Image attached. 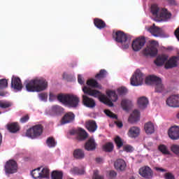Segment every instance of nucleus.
<instances>
[{
    "label": "nucleus",
    "instance_id": "obj_3",
    "mask_svg": "<svg viewBox=\"0 0 179 179\" xmlns=\"http://www.w3.org/2000/svg\"><path fill=\"white\" fill-rule=\"evenodd\" d=\"M57 100L69 108H76L79 106L80 99L76 95L60 94L57 96Z\"/></svg>",
    "mask_w": 179,
    "mask_h": 179
},
{
    "label": "nucleus",
    "instance_id": "obj_25",
    "mask_svg": "<svg viewBox=\"0 0 179 179\" xmlns=\"http://www.w3.org/2000/svg\"><path fill=\"white\" fill-rule=\"evenodd\" d=\"M144 129L147 135H152V134H155V124L152 122H148L144 124Z\"/></svg>",
    "mask_w": 179,
    "mask_h": 179
},
{
    "label": "nucleus",
    "instance_id": "obj_34",
    "mask_svg": "<svg viewBox=\"0 0 179 179\" xmlns=\"http://www.w3.org/2000/svg\"><path fill=\"white\" fill-rule=\"evenodd\" d=\"M121 106L123 110L128 111L132 107V101L129 99H123L121 102Z\"/></svg>",
    "mask_w": 179,
    "mask_h": 179
},
{
    "label": "nucleus",
    "instance_id": "obj_53",
    "mask_svg": "<svg viewBox=\"0 0 179 179\" xmlns=\"http://www.w3.org/2000/svg\"><path fill=\"white\" fill-rule=\"evenodd\" d=\"M164 178L165 179H176V177H174V175L171 173H166L164 174Z\"/></svg>",
    "mask_w": 179,
    "mask_h": 179
},
{
    "label": "nucleus",
    "instance_id": "obj_62",
    "mask_svg": "<svg viewBox=\"0 0 179 179\" xmlns=\"http://www.w3.org/2000/svg\"><path fill=\"white\" fill-rule=\"evenodd\" d=\"M49 96H50V100H52L55 99V95H54L52 93H50Z\"/></svg>",
    "mask_w": 179,
    "mask_h": 179
},
{
    "label": "nucleus",
    "instance_id": "obj_11",
    "mask_svg": "<svg viewBox=\"0 0 179 179\" xmlns=\"http://www.w3.org/2000/svg\"><path fill=\"white\" fill-rule=\"evenodd\" d=\"M145 44H146V39L145 38L144 36H141L133 41L131 47L134 51L138 52L142 50Z\"/></svg>",
    "mask_w": 179,
    "mask_h": 179
},
{
    "label": "nucleus",
    "instance_id": "obj_14",
    "mask_svg": "<svg viewBox=\"0 0 179 179\" xmlns=\"http://www.w3.org/2000/svg\"><path fill=\"white\" fill-rule=\"evenodd\" d=\"M139 174L143 178L152 179L153 178V171L149 166H143L139 169Z\"/></svg>",
    "mask_w": 179,
    "mask_h": 179
},
{
    "label": "nucleus",
    "instance_id": "obj_44",
    "mask_svg": "<svg viewBox=\"0 0 179 179\" xmlns=\"http://www.w3.org/2000/svg\"><path fill=\"white\" fill-rule=\"evenodd\" d=\"M115 143H116L117 149H120L122 148V146H124V142H122V139H121L118 136L115 138Z\"/></svg>",
    "mask_w": 179,
    "mask_h": 179
},
{
    "label": "nucleus",
    "instance_id": "obj_19",
    "mask_svg": "<svg viewBox=\"0 0 179 179\" xmlns=\"http://www.w3.org/2000/svg\"><path fill=\"white\" fill-rule=\"evenodd\" d=\"M83 103L88 108H94V107H96V101L94 99L87 95H83Z\"/></svg>",
    "mask_w": 179,
    "mask_h": 179
},
{
    "label": "nucleus",
    "instance_id": "obj_46",
    "mask_svg": "<svg viewBox=\"0 0 179 179\" xmlns=\"http://www.w3.org/2000/svg\"><path fill=\"white\" fill-rule=\"evenodd\" d=\"M104 113L108 117H110V118H113V120H117L118 118V116H117V115L114 114L110 110H105Z\"/></svg>",
    "mask_w": 179,
    "mask_h": 179
},
{
    "label": "nucleus",
    "instance_id": "obj_6",
    "mask_svg": "<svg viewBox=\"0 0 179 179\" xmlns=\"http://www.w3.org/2000/svg\"><path fill=\"white\" fill-rule=\"evenodd\" d=\"M43 125L36 124L27 130L26 136L31 138V139H36L43 135Z\"/></svg>",
    "mask_w": 179,
    "mask_h": 179
},
{
    "label": "nucleus",
    "instance_id": "obj_39",
    "mask_svg": "<svg viewBox=\"0 0 179 179\" xmlns=\"http://www.w3.org/2000/svg\"><path fill=\"white\" fill-rule=\"evenodd\" d=\"M158 150L162 155H170V150H169V148L166 145H164L163 144L159 145L158 147Z\"/></svg>",
    "mask_w": 179,
    "mask_h": 179
},
{
    "label": "nucleus",
    "instance_id": "obj_22",
    "mask_svg": "<svg viewBox=\"0 0 179 179\" xmlns=\"http://www.w3.org/2000/svg\"><path fill=\"white\" fill-rule=\"evenodd\" d=\"M141 134V129L136 127H132L129 129L127 133L128 136L131 138H138Z\"/></svg>",
    "mask_w": 179,
    "mask_h": 179
},
{
    "label": "nucleus",
    "instance_id": "obj_59",
    "mask_svg": "<svg viewBox=\"0 0 179 179\" xmlns=\"http://www.w3.org/2000/svg\"><path fill=\"white\" fill-rule=\"evenodd\" d=\"M165 1H166V2H169L170 5H174V3H176V1L174 0H165Z\"/></svg>",
    "mask_w": 179,
    "mask_h": 179
},
{
    "label": "nucleus",
    "instance_id": "obj_18",
    "mask_svg": "<svg viewBox=\"0 0 179 179\" xmlns=\"http://www.w3.org/2000/svg\"><path fill=\"white\" fill-rule=\"evenodd\" d=\"M75 120V114L72 112H68L65 113L61 120L62 125H65V124H71Z\"/></svg>",
    "mask_w": 179,
    "mask_h": 179
},
{
    "label": "nucleus",
    "instance_id": "obj_36",
    "mask_svg": "<svg viewBox=\"0 0 179 179\" xmlns=\"http://www.w3.org/2000/svg\"><path fill=\"white\" fill-rule=\"evenodd\" d=\"M103 152H106L108 153H110L114 150V144L111 142L106 143L105 145H103Z\"/></svg>",
    "mask_w": 179,
    "mask_h": 179
},
{
    "label": "nucleus",
    "instance_id": "obj_38",
    "mask_svg": "<svg viewBox=\"0 0 179 179\" xmlns=\"http://www.w3.org/2000/svg\"><path fill=\"white\" fill-rule=\"evenodd\" d=\"M51 177L52 179H62L64 178V173L59 171H53Z\"/></svg>",
    "mask_w": 179,
    "mask_h": 179
},
{
    "label": "nucleus",
    "instance_id": "obj_35",
    "mask_svg": "<svg viewBox=\"0 0 179 179\" xmlns=\"http://www.w3.org/2000/svg\"><path fill=\"white\" fill-rule=\"evenodd\" d=\"M51 113L55 115H60L62 113H64V108L58 105H55L51 108Z\"/></svg>",
    "mask_w": 179,
    "mask_h": 179
},
{
    "label": "nucleus",
    "instance_id": "obj_56",
    "mask_svg": "<svg viewBox=\"0 0 179 179\" xmlns=\"http://www.w3.org/2000/svg\"><path fill=\"white\" fill-rule=\"evenodd\" d=\"M156 171H161L162 173H166L167 170L164 169L163 168H159V167H155V168Z\"/></svg>",
    "mask_w": 179,
    "mask_h": 179
},
{
    "label": "nucleus",
    "instance_id": "obj_51",
    "mask_svg": "<svg viewBox=\"0 0 179 179\" xmlns=\"http://www.w3.org/2000/svg\"><path fill=\"white\" fill-rule=\"evenodd\" d=\"M38 96L42 101H47V98L48 97V95L47 94V93H41L38 94Z\"/></svg>",
    "mask_w": 179,
    "mask_h": 179
},
{
    "label": "nucleus",
    "instance_id": "obj_47",
    "mask_svg": "<svg viewBox=\"0 0 179 179\" xmlns=\"http://www.w3.org/2000/svg\"><path fill=\"white\" fill-rule=\"evenodd\" d=\"M117 93L120 96H123L124 94H127V93H128V90L125 87H121L117 89Z\"/></svg>",
    "mask_w": 179,
    "mask_h": 179
},
{
    "label": "nucleus",
    "instance_id": "obj_10",
    "mask_svg": "<svg viewBox=\"0 0 179 179\" xmlns=\"http://www.w3.org/2000/svg\"><path fill=\"white\" fill-rule=\"evenodd\" d=\"M5 171L6 174H15L17 173V163L13 159H10L6 163Z\"/></svg>",
    "mask_w": 179,
    "mask_h": 179
},
{
    "label": "nucleus",
    "instance_id": "obj_54",
    "mask_svg": "<svg viewBox=\"0 0 179 179\" xmlns=\"http://www.w3.org/2000/svg\"><path fill=\"white\" fill-rule=\"evenodd\" d=\"M117 177V172L115 171H110L109 172V178L114 179Z\"/></svg>",
    "mask_w": 179,
    "mask_h": 179
},
{
    "label": "nucleus",
    "instance_id": "obj_33",
    "mask_svg": "<svg viewBox=\"0 0 179 179\" xmlns=\"http://www.w3.org/2000/svg\"><path fill=\"white\" fill-rule=\"evenodd\" d=\"M94 24L96 27H97V29H99L100 30H101V29H104V27L106 26V22L100 18H95L94 20Z\"/></svg>",
    "mask_w": 179,
    "mask_h": 179
},
{
    "label": "nucleus",
    "instance_id": "obj_24",
    "mask_svg": "<svg viewBox=\"0 0 179 179\" xmlns=\"http://www.w3.org/2000/svg\"><path fill=\"white\" fill-rule=\"evenodd\" d=\"M155 93H163L164 92V85L162 81V78L158 79V80L154 84Z\"/></svg>",
    "mask_w": 179,
    "mask_h": 179
},
{
    "label": "nucleus",
    "instance_id": "obj_21",
    "mask_svg": "<svg viewBox=\"0 0 179 179\" xmlns=\"http://www.w3.org/2000/svg\"><path fill=\"white\" fill-rule=\"evenodd\" d=\"M114 166L117 171H124L127 169V163L122 159H117L114 163Z\"/></svg>",
    "mask_w": 179,
    "mask_h": 179
},
{
    "label": "nucleus",
    "instance_id": "obj_63",
    "mask_svg": "<svg viewBox=\"0 0 179 179\" xmlns=\"http://www.w3.org/2000/svg\"><path fill=\"white\" fill-rule=\"evenodd\" d=\"M0 96H1L2 97L6 96V92H0Z\"/></svg>",
    "mask_w": 179,
    "mask_h": 179
},
{
    "label": "nucleus",
    "instance_id": "obj_55",
    "mask_svg": "<svg viewBox=\"0 0 179 179\" xmlns=\"http://www.w3.org/2000/svg\"><path fill=\"white\" fill-rule=\"evenodd\" d=\"M78 82L80 85H83L85 83V81L82 79V76H80V74L78 76Z\"/></svg>",
    "mask_w": 179,
    "mask_h": 179
},
{
    "label": "nucleus",
    "instance_id": "obj_41",
    "mask_svg": "<svg viewBox=\"0 0 179 179\" xmlns=\"http://www.w3.org/2000/svg\"><path fill=\"white\" fill-rule=\"evenodd\" d=\"M71 173L73 174H78L79 176H82L83 174H85V169H79L78 167H74L71 170Z\"/></svg>",
    "mask_w": 179,
    "mask_h": 179
},
{
    "label": "nucleus",
    "instance_id": "obj_5",
    "mask_svg": "<svg viewBox=\"0 0 179 179\" xmlns=\"http://www.w3.org/2000/svg\"><path fill=\"white\" fill-rule=\"evenodd\" d=\"M151 13L157 19H164V20H168L171 17V13L167 11L166 8H160L156 4L151 6Z\"/></svg>",
    "mask_w": 179,
    "mask_h": 179
},
{
    "label": "nucleus",
    "instance_id": "obj_40",
    "mask_svg": "<svg viewBox=\"0 0 179 179\" xmlns=\"http://www.w3.org/2000/svg\"><path fill=\"white\" fill-rule=\"evenodd\" d=\"M12 106V102L9 101H0V108H9Z\"/></svg>",
    "mask_w": 179,
    "mask_h": 179
},
{
    "label": "nucleus",
    "instance_id": "obj_29",
    "mask_svg": "<svg viewBox=\"0 0 179 179\" xmlns=\"http://www.w3.org/2000/svg\"><path fill=\"white\" fill-rule=\"evenodd\" d=\"M148 31H149L155 37H159L160 36V28L156 27V24H155L148 29Z\"/></svg>",
    "mask_w": 179,
    "mask_h": 179
},
{
    "label": "nucleus",
    "instance_id": "obj_60",
    "mask_svg": "<svg viewBox=\"0 0 179 179\" xmlns=\"http://www.w3.org/2000/svg\"><path fill=\"white\" fill-rule=\"evenodd\" d=\"M116 124H117V127H118V128H122L123 127L122 122H116Z\"/></svg>",
    "mask_w": 179,
    "mask_h": 179
},
{
    "label": "nucleus",
    "instance_id": "obj_50",
    "mask_svg": "<svg viewBox=\"0 0 179 179\" xmlns=\"http://www.w3.org/2000/svg\"><path fill=\"white\" fill-rule=\"evenodd\" d=\"M123 150L124 152H127V153H131V152H134V147L127 145L123 147Z\"/></svg>",
    "mask_w": 179,
    "mask_h": 179
},
{
    "label": "nucleus",
    "instance_id": "obj_8",
    "mask_svg": "<svg viewBox=\"0 0 179 179\" xmlns=\"http://www.w3.org/2000/svg\"><path fill=\"white\" fill-rule=\"evenodd\" d=\"M143 79H145V76L141 70L137 69L131 76L130 83L131 86H141L143 83Z\"/></svg>",
    "mask_w": 179,
    "mask_h": 179
},
{
    "label": "nucleus",
    "instance_id": "obj_61",
    "mask_svg": "<svg viewBox=\"0 0 179 179\" xmlns=\"http://www.w3.org/2000/svg\"><path fill=\"white\" fill-rule=\"evenodd\" d=\"M96 163H101V162H103V158L97 157V158H96Z\"/></svg>",
    "mask_w": 179,
    "mask_h": 179
},
{
    "label": "nucleus",
    "instance_id": "obj_45",
    "mask_svg": "<svg viewBox=\"0 0 179 179\" xmlns=\"http://www.w3.org/2000/svg\"><path fill=\"white\" fill-rule=\"evenodd\" d=\"M171 150L174 155H176V156H179V145L177 144H173L171 146Z\"/></svg>",
    "mask_w": 179,
    "mask_h": 179
},
{
    "label": "nucleus",
    "instance_id": "obj_23",
    "mask_svg": "<svg viewBox=\"0 0 179 179\" xmlns=\"http://www.w3.org/2000/svg\"><path fill=\"white\" fill-rule=\"evenodd\" d=\"M7 129L11 134H16V132L20 131V127L19 126V123L13 122L7 124Z\"/></svg>",
    "mask_w": 179,
    "mask_h": 179
},
{
    "label": "nucleus",
    "instance_id": "obj_12",
    "mask_svg": "<svg viewBox=\"0 0 179 179\" xmlns=\"http://www.w3.org/2000/svg\"><path fill=\"white\" fill-rule=\"evenodd\" d=\"M178 56H173L170 57L165 63V69H173V68H177V66H178Z\"/></svg>",
    "mask_w": 179,
    "mask_h": 179
},
{
    "label": "nucleus",
    "instance_id": "obj_57",
    "mask_svg": "<svg viewBox=\"0 0 179 179\" xmlns=\"http://www.w3.org/2000/svg\"><path fill=\"white\" fill-rule=\"evenodd\" d=\"M174 34H175L176 38L178 39V41H179V27H178V28L176 29V31H175V32H174Z\"/></svg>",
    "mask_w": 179,
    "mask_h": 179
},
{
    "label": "nucleus",
    "instance_id": "obj_30",
    "mask_svg": "<svg viewBox=\"0 0 179 179\" xmlns=\"http://www.w3.org/2000/svg\"><path fill=\"white\" fill-rule=\"evenodd\" d=\"M160 78L156 76H148L145 78V85H154L159 80Z\"/></svg>",
    "mask_w": 179,
    "mask_h": 179
},
{
    "label": "nucleus",
    "instance_id": "obj_32",
    "mask_svg": "<svg viewBox=\"0 0 179 179\" xmlns=\"http://www.w3.org/2000/svg\"><path fill=\"white\" fill-rule=\"evenodd\" d=\"M89 137L87 132L82 128L78 129V141H85Z\"/></svg>",
    "mask_w": 179,
    "mask_h": 179
},
{
    "label": "nucleus",
    "instance_id": "obj_7",
    "mask_svg": "<svg viewBox=\"0 0 179 179\" xmlns=\"http://www.w3.org/2000/svg\"><path fill=\"white\" fill-rule=\"evenodd\" d=\"M31 176L35 179L48 178V177H50V169L48 168H43L41 170V168L38 167L31 172Z\"/></svg>",
    "mask_w": 179,
    "mask_h": 179
},
{
    "label": "nucleus",
    "instance_id": "obj_58",
    "mask_svg": "<svg viewBox=\"0 0 179 179\" xmlns=\"http://www.w3.org/2000/svg\"><path fill=\"white\" fill-rule=\"evenodd\" d=\"M78 132H79V129H73V130H71L70 134L71 135H76V134H77V135H78Z\"/></svg>",
    "mask_w": 179,
    "mask_h": 179
},
{
    "label": "nucleus",
    "instance_id": "obj_20",
    "mask_svg": "<svg viewBox=\"0 0 179 179\" xmlns=\"http://www.w3.org/2000/svg\"><path fill=\"white\" fill-rule=\"evenodd\" d=\"M169 59V56L166 54H162L157 57L155 60V64L157 66H163V64H166Z\"/></svg>",
    "mask_w": 179,
    "mask_h": 179
},
{
    "label": "nucleus",
    "instance_id": "obj_27",
    "mask_svg": "<svg viewBox=\"0 0 179 179\" xmlns=\"http://www.w3.org/2000/svg\"><path fill=\"white\" fill-rule=\"evenodd\" d=\"M138 104L139 108L143 110L148 107V104H149V99H148L146 96L140 97L138 99Z\"/></svg>",
    "mask_w": 179,
    "mask_h": 179
},
{
    "label": "nucleus",
    "instance_id": "obj_31",
    "mask_svg": "<svg viewBox=\"0 0 179 179\" xmlns=\"http://www.w3.org/2000/svg\"><path fill=\"white\" fill-rule=\"evenodd\" d=\"M86 128L89 132H96L97 129V124L94 120H90L86 123Z\"/></svg>",
    "mask_w": 179,
    "mask_h": 179
},
{
    "label": "nucleus",
    "instance_id": "obj_13",
    "mask_svg": "<svg viewBox=\"0 0 179 179\" xmlns=\"http://www.w3.org/2000/svg\"><path fill=\"white\" fill-rule=\"evenodd\" d=\"M166 106L177 108L179 107V95H171L166 99Z\"/></svg>",
    "mask_w": 179,
    "mask_h": 179
},
{
    "label": "nucleus",
    "instance_id": "obj_52",
    "mask_svg": "<svg viewBox=\"0 0 179 179\" xmlns=\"http://www.w3.org/2000/svg\"><path fill=\"white\" fill-rule=\"evenodd\" d=\"M93 178L94 179H104V178H103V176H101L99 174V171H94Z\"/></svg>",
    "mask_w": 179,
    "mask_h": 179
},
{
    "label": "nucleus",
    "instance_id": "obj_37",
    "mask_svg": "<svg viewBox=\"0 0 179 179\" xmlns=\"http://www.w3.org/2000/svg\"><path fill=\"white\" fill-rule=\"evenodd\" d=\"M87 86H90V87H94V89H100V85H99V83L97 80L94 79H90L87 81Z\"/></svg>",
    "mask_w": 179,
    "mask_h": 179
},
{
    "label": "nucleus",
    "instance_id": "obj_28",
    "mask_svg": "<svg viewBox=\"0 0 179 179\" xmlns=\"http://www.w3.org/2000/svg\"><path fill=\"white\" fill-rule=\"evenodd\" d=\"M141 117V113L138 110H134L133 113L130 115L129 117V122L134 123L136 122V121H139V118Z\"/></svg>",
    "mask_w": 179,
    "mask_h": 179
},
{
    "label": "nucleus",
    "instance_id": "obj_43",
    "mask_svg": "<svg viewBox=\"0 0 179 179\" xmlns=\"http://www.w3.org/2000/svg\"><path fill=\"white\" fill-rule=\"evenodd\" d=\"M46 143L49 148H55L57 143L55 142V139L53 137L48 138L46 141Z\"/></svg>",
    "mask_w": 179,
    "mask_h": 179
},
{
    "label": "nucleus",
    "instance_id": "obj_15",
    "mask_svg": "<svg viewBox=\"0 0 179 179\" xmlns=\"http://www.w3.org/2000/svg\"><path fill=\"white\" fill-rule=\"evenodd\" d=\"M11 87L14 89V90H17V92H20L22 89H23V84L19 77L13 76L11 78Z\"/></svg>",
    "mask_w": 179,
    "mask_h": 179
},
{
    "label": "nucleus",
    "instance_id": "obj_48",
    "mask_svg": "<svg viewBox=\"0 0 179 179\" xmlns=\"http://www.w3.org/2000/svg\"><path fill=\"white\" fill-rule=\"evenodd\" d=\"M29 120H30V116L28 114H27L23 115L20 118V122H21V124H26V122H27Z\"/></svg>",
    "mask_w": 179,
    "mask_h": 179
},
{
    "label": "nucleus",
    "instance_id": "obj_16",
    "mask_svg": "<svg viewBox=\"0 0 179 179\" xmlns=\"http://www.w3.org/2000/svg\"><path fill=\"white\" fill-rule=\"evenodd\" d=\"M168 135L172 141H178L179 139V127H171L168 131Z\"/></svg>",
    "mask_w": 179,
    "mask_h": 179
},
{
    "label": "nucleus",
    "instance_id": "obj_9",
    "mask_svg": "<svg viewBox=\"0 0 179 179\" xmlns=\"http://www.w3.org/2000/svg\"><path fill=\"white\" fill-rule=\"evenodd\" d=\"M157 42L152 41L150 45L147 46L143 50V54L145 57H156L157 55Z\"/></svg>",
    "mask_w": 179,
    "mask_h": 179
},
{
    "label": "nucleus",
    "instance_id": "obj_64",
    "mask_svg": "<svg viewBox=\"0 0 179 179\" xmlns=\"http://www.w3.org/2000/svg\"><path fill=\"white\" fill-rule=\"evenodd\" d=\"M0 114H1V112H0Z\"/></svg>",
    "mask_w": 179,
    "mask_h": 179
},
{
    "label": "nucleus",
    "instance_id": "obj_49",
    "mask_svg": "<svg viewBox=\"0 0 179 179\" xmlns=\"http://www.w3.org/2000/svg\"><path fill=\"white\" fill-rule=\"evenodd\" d=\"M8 87V80L1 79L0 80V89H5Z\"/></svg>",
    "mask_w": 179,
    "mask_h": 179
},
{
    "label": "nucleus",
    "instance_id": "obj_2",
    "mask_svg": "<svg viewBox=\"0 0 179 179\" xmlns=\"http://www.w3.org/2000/svg\"><path fill=\"white\" fill-rule=\"evenodd\" d=\"M25 87L27 92L37 93L46 90L48 82L45 78H36L26 83Z\"/></svg>",
    "mask_w": 179,
    "mask_h": 179
},
{
    "label": "nucleus",
    "instance_id": "obj_17",
    "mask_svg": "<svg viewBox=\"0 0 179 179\" xmlns=\"http://www.w3.org/2000/svg\"><path fill=\"white\" fill-rule=\"evenodd\" d=\"M97 148V143L93 138H90L85 143L84 148L87 152H93Z\"/></svg>",
    "mask_w": 179,
    "mask_h": 179
},
{
    "label": "nucleus",
    "instance_id": "obj_1",
    "mask_svg": "<svg viewBox=\"0 0 179 179\" xmlns=\"http://www.w3.org/2000/svg\"><path fill=\"white\" fill-rule=\"evenodd\" d=\"M83 92L85 94H88V96H92V97H98L99 101L103 103V104H106V106H109V107H113L114 103L113 101L115 102L118 100V95L115 92V91L109 90L106 92L107 96L106 95L101 94V92L97 90H92L90 87H84L83 88Z\"/></svg>",
    "mask_w": 179,
    "mask_h": 179
},
{
    "label": "nucleus",
    "instance_id": "obj_42",
    "mask_svg": "<svg viewBox=\"0 0 179 179\" xmlns=\"http://www.w3.org/2000/svg\"><path fill=\"white\" fill-rule=\"evenodd\" d=\"M107 76V71L105 69H101L99 73L95 76L96 79H104Z\"/></svg>",
    "mask_w": 179,
    "mask_h": 179
},
{
    "label": "nucleus",
    "instance_id": "obj_4",
    "mask_svg": "<svg viewBox=\"0 0 179 179\" xmlns=\"http://www.w3.org/2000/svg\"><path fill=\"white\" fill-rule=\"evenodd\" d=\"M113 37L117 43L122 44V48L123 50H128L129 45L131 44V36L122 31H117L115 32Z\"/></svg>",
    "mask_w": 179,
    "mask_h": 179
},
{
    "label": "nucleus",
    "instance_id": "obj_26",
    "mask_svg": "<svg viewBox=\"0 0 179 179\" xmlns=\"http://www.w3.org/2000/svg\"><path fill=\"white\" fill-rule=\"evenodd\" d=\"M73 156L77 160H82V159H85V151L80 148L76 149L73 152Z\"/></svg>",
    "mask_w": 179,
    "mask_h": 179
}]
</instances>
